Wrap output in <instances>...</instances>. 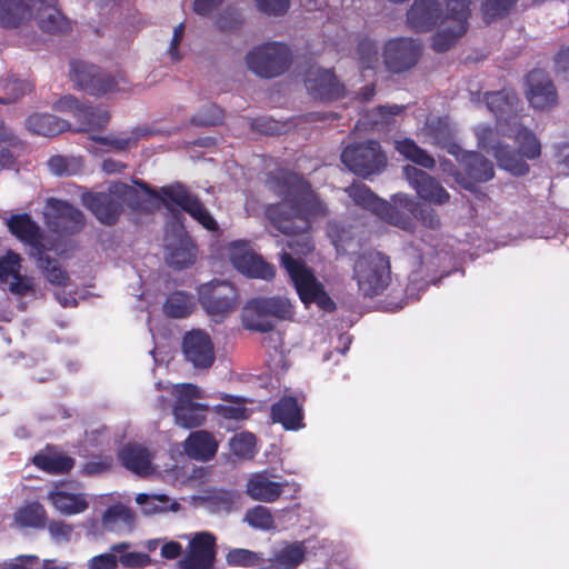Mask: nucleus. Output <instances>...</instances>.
Here are the masks:
<instances>
[{
    "label": "nucleus",
    "mask_w": 569,
    "mask_h": 569,
    "mask_svg": "<svg viewBox=\"0 0 569 569\" xmlns=\"http://www.w3.org/2000/svg\"><path fill=\"white\" fill-rule=\"evenodd\" d=\"M134 517L130 509L122 505L108 508L102 515V526L109 531H129L133 526Z\"/></svg>",
    "instance_id": "obj_34"
},
{
    "label": "nucleus",
    "mask_w": 569,
    "mask_h": 569,
    "mask_svg": "<svg viewBox=\"0 0 569 569\" xmlns=\"http://www.w3.org/2000/svg\"><path fill=\"white\" fill-rule=\"evenodd\" d=\"M126 80L120 77L116 78L108 73H99L97 83L93 87L92 94H107L126 89Z\"/></svg>",
    "instance_id": "obj_48"
},
{
    "label": "nucleus",
    "mask_w": 569,
    "mask_h": 569,
    "mask_svg": "<svg viewBox=\"0 0 569 569\" xmlns=\"http://www.w3.org/2000/svg\"><path fill=\"white\" fill-rule=\"evenodd\" d=\"M183 447L190 458L207 461L216 455L218 441L210 432L199 430L189 435L184 440Z\"/></svg>",
    "instance_id": "obj_30"
},
{
    "label": "nucleus",
    "mask_w": 569,
    "mask_h": 569,
    "mask_svg": "<svg viewBox=\"0 0 569 569\" xmlns=\"http://www.w3.org/2000/svg\"><path fill=\"white\" fill-rule=\"evenodd\" d=\"M268 186L283 198L280 203L270 204L267 208L266 214L270 223L283 234L299 236L288 242L291 253L286 251L281 253V264L306 306L316 303L323 311H332L336 307L335 302L326 292L323 284L300 259V256H306L313 250V243L307 232L312 219L326 214V206L309 184L292 172L280 170L272 173Z\"/></svg>",
    "instance_id": "obj_1"
},
{
    "label": "nucleus",
    "mask_w": 569,
    "mask_h": 569,
    "mask_svg": "<svg viewBox=\"0 0 569 569\" xmlns=\"http://www.w3.org/2000/svg\"><path fill=\"white\" fill-rule=\"evenodd\" d=\"M196 249L181 231L176 237H166V260L174 268H184L194 262Z\"/></svg>",
    "instance_id": "obj_25"
},
{
    "label": "nucleus",
    "mask_w": 569,
    "mask_h": 569,
    "mask_svg": "<svg viewBox=\"0 0 569 569\" xmlns=\"http://www.w3.org/2000/svg\"><path fill=\"white\" fill-rule=\"evenodd\" d=\"M44 516L43 507L33 502L20 508L14 515V520L22 527H40L43 525Z\"/></svg>",
    "instance_id": "obj_43"
},
{
    "label": "nucleus",
    "mask_w": 569,
    "mask_h": 569,
    "mask_svg": "<svg viewBox=\"0 0 569 569\" xmlns=\"http://www.w3.org/2000/svg\"><path fill=\"white\" fill-rule=\"evenodd\" d=\"M469 0H446V13L440 14L435 0H416L407 14L409 26L417 31H427L440 21L432 47L438 52L447 51L467 30Z\"/></svg>",
    "instance_id": "obj_3"
},
{
    "label": "nucleus",
    "mask_w": 569,
    "mask_h": 569,
    "mask_svg": "<svg viewBox=\"0 0 569 569\" xmlns=\"http://www.w3.org/2000/svg\"><path fill=\"white\" fill-rule=\"evenodd\" d=\"M181 538L189 539L188 551L182 560L183 569H210L216 556V538L207 531L197 532L191 536L183 535Z\"/></svg>",
    "instance_id": "obj_14"
},
{
    "label": "nucleus",
    "mask_w": 569,
    "mask_h": 569,
    "mask_svg": "<svg viewBox=\"0 0 569 569\" xmlns=\"http://www.w3.org/2000/svg\"><path fill=\"white\" fill-rule=\"evenodd\" d=\"M20 144V139L18 136L8 128L2 121H0V147L9 146V147H18Z\"/></svg>",
    "instance_id": "obj_61"
},
{
    "label": "nucleus",
    "mask_w": 569,
    "mask_h": 569,
    "mask_svg": "<svg viewBox=\"0 0 569 569\" xmlns=\"http://www.w3.org/2000/svg\"><path fill=\"white\" fill-rule=\"evenodd\" d=\"M293 316L291 302L286 298L253 299L242 311L246 328L261 332L273 328V318L290 319Z\"/></svg>",
    "instance_id": "obj_8"
},
{
    "label": "nucleus",
    "mask_w": 569,
    "mask_h": 569,
    "mask_svg": "<svg viewBox=\"0 0 569 569\" xmlns=\"http://www.w3.org/2000/svg\"><path fill=\"white\" fill-rule=\"evenodd\" d=\"M353 279L362 296L379 295L389 284L390 266L388 259L379 252L360 256L353 266Z\"/></svg>",
    "instance_id": "obj_6"
},
{
    "label": "nucleus",
    "mask_w": 569,
    "mask_h": 569,
    "mask_svg": "<svg viewBox=\"0 0 569 569\" xmlns=\"http://www.w3.org/2000/svg\"><path fill=\"white\" fill-rule=\"evenodd\" d=\"M349 197L359 206L375 212L386 222L402 230H410L412 220L409 213L416 210L415 201L407 194L399 193L393 197V206L377 198L367 186L353 183L347 188Z\"/></svg>",
    "instance_id": "obj_4"
},
{
    "label": "nucleus",
    "mask_w": 569,
    "mask_h": 569,
    "mask_svg": "<svg viewBox=\"0 0 569 569\" xmlns=\"http://www.w3.org/2000/svg\"><path fill=\"white\" fill-rule=\"evenodd\" d=\"M222 0H194V11L198 14L207 16L212 9L221 3Z\"/></svg>",
    "instance_id": "obj_62"
},
{
    "label": "nucleus",
    "mask_w": 569,
    "mask_h": 569,
    "mask_svg": "<svg viewBox=\"0 0 569 569\" xmlns=\"http://www.w3.org/2000/svg\"><path fill=\"white\" fill-rule=\"evenodd\" d=\"M49 169L57 176L76 174L81 168V161L77 158L56 156L48 161Z\"/></svg>",
    "instance_id": "obj_49"
},
{
    "label": "nucleus",
    "mask_w": 569,
    "mask_h": 569,
    "mask_svg": "<svg viewBox=\"0 0 569 569\" xmlns=\"http://www.w3.org/2000/svg\"><path fill=\"white\" fill-rule=\"evenodd\" d=\"M256 438L252 433L242 432L233 436L230 440L232 452L242 458L252 457L254 452Z\"/></svg>",
    "instance_id": "obj_47"
},
{
    "label": "nucleus",
    "mask_w": 569,
    "mask_h": 569,
    "mask_svg": "<svg viewBox=\"0 0 569 569\" xmlns=\"http://www.w3.org/2000/svg\"><path fill=\"white\" fill-rule=\"evenodd\" d=\"M30 17L29 4L21 0H0V24L16 27Z\"/></svg>",
    "instance_id": "obj_36"
},
{
    "label": "nucleus",
    "mask_w": 569,
    "mask_h": 569,
    "mask_svg": "<svg viewBox=\"0 0 569 569\" xmlns=\"http://www.w3.org/2000/svg\"><path fill=\"white\" fill-rule=\"evenodd\" d=\"M478 147L491 152L498 166L515 176H523L529 171L525 159L532 160L540 156L541 147L536 136L516 121L499 124L498 131L485 124L473 129Z\"/></svg>",
    "instance_id": "obj_2"
},
{
    "label": "nucleus",
    "mask_w": 569,
    "mask_h": 569,
    "mask_svg": "<svg viewBox=\"0 0 569 569\" xmlns=\"http://www.w3.org/2000/svg\"><path fill=\"white\" fill-rule=\"evenodd\" d=\"M244 521L252 528L259 530H271L274 528V520L271 511L263 506H256L246 512Z\"/></svg>",
    "instance_id": "obj_44"
},
{
    "label": "nucleus",
    "mask_w": 569,
    "mask_h": 569,
    "mask_svg": "<svg viewBox=\"0 0 569 569\" xmlns=\"http://www.w3.org/2000/svg\"><path fill=\"white\" fill-rule=\"evenodd\" d=\"M485 100L488 109L499 119L497 130L499 124H503L501 119L509 117L515 111L518 102L516 94L512 91L506 90L486 93Z\"/></svg>",
    "instance_id": "obj_33"
},
{
    "label": "nucleus",
    "mask_w": 569,
    "mask_h": 569,
    "mask_svg": "<svg viewBox=\"0 0 569 569\" xmlns=\"http://www.w3.org/2000/svg\"><path fill=\"white\" fill-rule=\"evenodd\" d=\"M37 561L36 556H20L7 569H31V563Z\"/></svg>",
    "instance_id": "obj_63"
},
{
    "label": "nucleus",
    "mask_w": 569,
    "mask_h": 569,
    "mask_svg": "<svg viewBox=\"0 0 569 569\" xmlns=\"http://www.w3.org/2000/svg\"><path fill=\"white\" fill-rule=\"evenodd\" d=\"M33 463L50 473H62L69 471L73 467V460L57 451L48 449L44 452L33 457Z\"/></svg>",
    "instance_id": "obj_37"
},
{
    "label": "nucleus",
    "mask_w": 569,
    "mask_h": 569,
    "mask_svg": "<svg viewBox=\"0 0 569 569\" xmlns=\"http://www.w3.org/2000/svg\"><path fill=\"white\" fill-rule=\"evenodd\" d=\"M517 0H486L483 14L488 20L495 19L507 12Z\"/></svg>",
    "instance_id": "obj_53"
},
{
    "label": "nucleus",
    "mask_w": 569,
    "mask_h": 569,
    "mask_svg": "<svg viewBox=\"0 0 569 569\" xmlns=\"http://www.w3.org/2000/svg\"><path fill=\"white\" fill-rule=\"evenodd\" d=\"M161 200L168 208H172L173 206L180 207L206 229L214 230L217 228L216 220L184 187L178 184L162 189Z\"/></svg>",
    "instance_id": "obj_13"
},
{
    "label": "nucleus",
    "mask_w": 569,
    "mask_h": 569,
    "mask_svg": "<svg viewBox=\"0 0 569 569\" xmlns=\"http://www.w3.org/2000/svg\"><path fill=\"white\" fill-rule=\"evenodd\" d=\"M183 33H184V24L183 23H179L178 26L174 27L172 39H171L170 47L168 50V53H169L171 60H173V61H179L182 57L179 51V44L183 38Z\"/></svg>",
    "instance_id": "obj_59"
},
{
    "label": "nucleus",
    "mask_w": 569,
    "mask_h": 569,
    "mask_svg": "<svg viewBox=\"0 0 569 569\" xmlns=\"http://www.w3.org/2000/svg\"><path fill=\"white\" fill-rule=\"evenodd\" d=\"M403 110V107L393 104L391 107H379L372 111L371 122L372 126L378 130L387 129L393 123L395 118L399 116Z\"/></svg>",
    "instance_id": "obj_46"
},
{
    "label": "nucleus",
    "mask_w": 569,
    "mask_h": 569,
    "mask_svg": "<svg viewBox=\"0 0 569 569\" xmlns=\"http://www.w3.org/2000/svg\"><path fill=\"white\" fill-rule=\"evenodd\" d=\"M43 214L47 226L56 232L71 233L83 226L82 213L61 200L48 199Z\"/></svg>",
    "instance_id": "obj_15"
},
{
    "label": "nucleus",
    "mask_w": 569,
    "mask_h": 569,
    "mask_svg": "<svg viewBox=\"0 0 569 569\" xmlns=\"http://www.w3.org/2000/svg\"><path fill=\"white\" fill-rule=\"evenodd\" d=\"M248 69L260 78H274L287 71L291 62L290 49L280 42H267L246 54Z\"/></svg>",
    "instance_id": "obj_7"
},
{
    "label": "nucleus",
    "mask_w": 569,
    "mask_h": 569,
    "mask_svg": "<svg viewBox=\"0 0 569 569\" xmlns=\"http://www.w3.org/2000/svg\"><path fill=\"white\" fill-rule=\"evenodd\" d=\"M136 502L141 507V511L146 515H156L167 511L177 512L180 508V505L177 501L171 500L166 495L138 493Z\"/></svg>",
    "instance_id": "obj_35"
},
{
    "label": "nucleus",
    "mask_w": 569,
    "mask_h": 569,
    "mask_svg": "<svg viewBox=\"0 0 569 569\" xmlns=\"http://www.w3.org/2000/svg\"><path fill=\"white\" fill-rule=\"evenodd\" d=\"M257 8L268 14L280 16L288 11L290 0H253Z\"/></svg>",
    "instance_id": "obj_52"
},
{
    "label": "nucleus",
    "mask_w": 569,
    "mask_h": 569,
    "mask_svg": "<svg viewBox=\"0 0 569 569\" xmlns=\"http://www.w3.org/2000/svg\"><path fill=\"white\" fill-rule=\"evenodd\" d=\"M214 411L224 419L244 420L249 417L248 409L239 399L228 400L224 405H219Z\"/></svg>",
    "instance_id": "obj_50"
},
{
    "label": "nucleus",
    "mask_w": 569,
    "mask_h": 569,
    "mask_svg": "<svg viewBox=\"0 0 569 569\" xmlns=\"http://www.w3.org/2000/svg\"><path fill=\"white\" fill-rule=\"evenodd\" d=\"M122 465L133 473L148 477L154 473L151 453L138 445H128L119 452Z\"/></svg>",
    "instance_id": "obj_29"
},
{
    "label": "nucleus",
    "mask_w": 569,
    "mask_h": 569,
    "mask_svg": "<svg viewBox=\"0 0 569 569\" xmlns=\"http://www.w3.org/2000/svg\"><path fill=\"white\" fill-rule=\"evenodd\" d=\"M117 561L114 553H102L90 560V569H116Z\"/></svg>",
    "instance_id": "obj_60"
},
{
    "label": "nucleus",
    "mask_w": 569,
    "mask_h": 569,
    "mask_svg": "<svg viewBox=\"0 0 569 569\" xmlns=\"http://www.w3.org/2000/svg\"><path fill=\"white\" fill-rule=\"evenodd\" d=\"M341 160L350 171L363 177L380 171L387 163L376 141L348 146L341 153Z\"/></svg>",
    "instance_id": "obj_11"
},
{
    "label": "nucleus",
    "mask_w": 569,
    "mask_h": 569,
    "mask_svg": "<svg viewBox=\"0 0 569 569\" xmlns=\"http://www.w3.org/2000/svg\"><path fill=\"white\" fill-rule=\"evenodd\" d=\"M92 140L94 142L101 143L103 146H109L116 150H124L127 148L132 147L136 143V139L131 137H100V136H93Z\"/></svg>",
    "instance_id": "obj_56"
},
{
    "label": "nucleus",
    "mask_w": 569,
    "mask_h": 569,
    "mask_svg": "<svg viewBox=\"0 0 569 569\" xmlns=\"http://www.w3.org/2000/svg\"><path fill=\"white\" fill-rule=\"evenodd\" d=\"M48 499L54 509L66 516L78 515L89 507L86 495L71 491L66 487H57L49 492Z\"/></svg>",
    "instance_id": "obj_27"
},
{
    "label": "nucleus",
    "mask_w": 569,
    "mask_h": 569,
    "mask_svg": "<svg viewBox=\"0 0 569 569\" xmlns=\"http://www.w3.org/2000/svg\"><path fill=\"white\" fill-rule=\"evenodd\" d=\"M258 560V555L247 549H233L227 555V561L234 566H253Z\"/></svg>",
    "instance_id": "obj_51"
},
{
    "label": "nucleus",
    "mask_w": 569,
    "mask_h": 569,
    "mask_svg": "<svg viewBox=\"0 0 569 569\" xmlns=\"http://www.w3.org/2000/svg\"><path fill=\"white\" fill-rule=\"evenodd\" d=\"M37 18L40 28L48 32H62L69 28L66 18L53 7L43 8Z\"/></svg>",
    "instance_id": "obj_42"
},
{
    "label": "nucleus",
    "mask_w": 569,
    "mask_h": 569,
    "mask_svg": "<svg viewBox=\"0 0 569 569\" xmlns=\"http://www.w3.org/2000/svg\"><path fill=\"white\" fill-rule=\"evenodd\" d=\"M420 51V44L412 39H391L385 44L383 60L389 70L401 72L416 64Z\"/></svg>",
    "instance_id": "obj_16"
},
{
    "label": "nucleus",
    "mask_w": 569,
    "mask_h": 569,
    "mask_svg": "<svg viewBox=\"0 0 569 569\" xmlns=\"http://www.w3.org/2000/svg\"><path fill=\"white\" fill-rule=\"evenodd\" d=\"M119 561L127 568H143L150 565L151 560L143 552H127L120 556Z\"/></svg>",
    "instance_id": "obj_57"
},
{
    "label": "nucleus",
    "mask_w": 569,
    "mask_h": 569,
    "mask_svg": "<svg viewBox=\"0 0 569 569\" xmlns=\"http://www.w3.org/2000/svg\"><path fill=\"white\" fill-rule=\"evenodd\" d=\"M403 173L410 186L422 200L433 204H443L449 200L450 196L448 191L428 173L412 166H406Z\"/></svg>",
    "instance_id": "obj_18"
},
{
    "label": "nucleus",
    "mask_w": 569,
    "mask_h": 569,
    "mask_svg": "<svg viewBox=\"0 0 569 569\" xmlns=\"http://www.w3.org/2000/svg\"><path fill=\"white\" fill-rule=\"evenodd\" d=\"M10 231L21 241L31 247V256L42 253L44 244L39 226L28 214L13 216L8 221Z\"/></svg>",
    "instance_id": "obj_24"
},
{
    "label": "nucleus",
    "mask_w": 569,
    "mask_h": 569,
    "mask_svg": "<svg viewBox=\"0 0 569 569\" xmlns=\"http://www.w3.org/2000/svg\"><path fill=\"white\" fill-rule=\"evenodd\" d=\"M198 293L201 306L214 321H220L238 306L237 290L226 281L204 283Z\"/></svg>",
    "instance_id": "obj_10"
},
{
    "label": "nucleus",
    "mask_w": 569,
    "mask_h": 569,
    "mask_svg": "<svg viewBox=\"0 0 569 569\" xmlns=\"http://www.w3.org/2000/svg\"><path fill=\"white\" fill-rule=\"evenodd\" d=\"M26 126L31 132L44 137L58 134L68 128L67 121L48 113L30 116L26 121Z\"/></svg>",
    "instance_id": "obj_32"
},
{
    "label": "nucleus",
    "mask_w": 569,
    "mask_h": 569,
    "mask_svg": "<svg viewBox=\"0 0 569 569\" xmlns=\"http://www.w3.org/2000/svg\"><path fill=\"white\" fill-rule=\"evenodd\" d=\"M227 256L232 266L247 277L269 280L274 276L273 267L263 261L247 241L230 242L227 247Z\"/></svg>",
    "instance_id": "obj_12"
},
{
    "label": "nucleus",
    "mask_w": 569,
    "mask_h": 569,
    "mask_svg": "<svg viewBox=\"0 0 569 569\" xmlns=\"http://www.w3.org/2000/svg\"><path fill=\"white\" fill-rule=\"evenodd\" d=\"M395 148L406 159H408L423 168L429 169L435 166L433 158L431 156H429L425 150L419 148L416 144V142L410 139L396 140Z\"/></svg>",
    "instance_id": "obj_40"
},
{
    "label": "nucleus",
    "mask_w": 569,
    "mask_h": 569,
    "mask_svg": "<svg viewBox=\"0 0 569 569\" xmlns=\"http://www.w3.org/2000/svg\"><path fill=\"white\" fill-rule=\"evenodd\" d=\"M421 134L426 142L447 149L453 156L460 150V147L453 141V129L447 119L428 118Z\"/></svg>",
    "instance_id": "obj_23"
},
{
    "label": "nucleus",
    "mask_w": 569,
    "mask_h": 569,
    "mask_svg": "<svg viewBox=\"0 0 569 569\" xmlns=\"http://www.w3.org/2000/svg\"><path fill=\"white\" fill-rule=\"evenodd\" d=\"M272 419L286 429H298L302 420L301 407L295 398H283L272 407Z\"/></svg>",
    "instance_id": "obj_31"
},
{
    "label": "nucleus",
    "mask_w": 569,
    "mask_h": 569,
    "mask_svg": "<svg viewBox=\"0 0 569 569\" xmlns=\"http://www.w3.org/2000/svg\"><path fill=\"white\" fill-rule=\"evenodd\" d=\"M527 98L536 109H547L557 100V93L548 76L535 70L528 76Z\"/></svg>",
    "instance_id": "obj_21"
},
{
    "label": "nucleus",
    "mask_w": 569,
    "mask_h": 569,
    "mask_svg": "<svg viewBox=\"0 0 569 569\" xmlns=\"http://www.w3.org/2000/svg\"><path fill=\"white\" fill-rule=\"evenodd\" d=\"M20 256L12 251L0 259V282L13 293L26 295L31 289V280L20 273Z\"/></svg>",
    "instance_id": "obj_22"
},
{
    "label": "nucleus",
    "mask_w": 569,
    "mask_h": 569,
    "mask_svg": "<svg viewBox=\"0 0 569 569\" xmlns=\"http://www.w3.org/2000/svg\"><path fill=\"white\" fill-rule=\"evenodd\" d=\"M358 53L361 64L365 68H373V66L378 62L377 49L373 42L369 40L362 41L359 44Z\"/></svg>",
    "instance_id": "obj_54"
},
{
    "label": "nucleus",
    "mask_w": 569,
    "mask_h": 569,
    "mask_svg": "<svg viewBox=\"0 0 569 569\" xmlns=\"http://www.w3.org/2000/svg\"><path fill=\"white\" fill-rule=\"evenodd\" d=\"M306 548L302 542H293L282 547L276 555L273 563L279 569H292L305 558Z\"/></svg>",
    "instance_id": "obj_39"
},
{
    "label": "nucleus",
    "mask_w": 569,
    "mask_h": 569,
    "mask_svg": "<svg viewBox=\"0 0 569 569\" xmlns=\"http://www.w3.org/2000/svg\"><path fill=\"white\" fill-rule=\"evenodd\" d=\"M3 88L8 94V98L4 100V102L16 100L31 90L29 82L19 79L7 80L3 84Z\"/></svg>",
    "instance_id": "obj_55"
},
{
    "label": "nucleus",
    "mask_w": 569,
    "mask_h": 569,
    "mask_svg": "<svg viewBox=\"0 0 569 569\" xmlns=\"http://www.w3.org/2000/svg\"><path fill=\"white\" fill-rule=\"evenodd\" d=\"M306 88L311 96L319 99H337L343 92V86L330 70L311 67L305 79Z\"/></svg>",
    "instance_id": "obj_20"
},
{
    "label": "nucleus",
    "mask_w": 569,
    "mask_h": 569,
    "mask_svg": "<svg viewBox=\"0 0 569 569\" xmlns=\"http://www.w3.org/2000/svg\"><path fill=\"white\" fill-rule=\"evenodd\" d=\"M49 532L58 542L68 541L73 532V527L62 521H54L49 525Z\"/></svg>",
    "instance_id": "obj_58"
},
{
    "label": "nucleus",
    "mask_w": 569,
    "mask_h": 569,
    "mask_svg": "<svg viewBox=\"0 0 569 569\" xmlns=\"http://www.w3.org/2000/svg\"><path fill=\"white\" fill-rule=\"evenodd\" d=\"M34 258H37L39 267L42 269L48 281L58 286L67 283L68 277L56 260L42 257V253L37 254Z\"/></svg>",
    "instance_id": "obj_45"
},
{
    "label": "nucleus",
    "mask_w": 569,
    "mask_h": 569,
    "mask_svg": "<svg viewBox=\"0 0 569 569\" xmlns=\"http://www.w3.org/2000/svg\"><path fill=\"white\" fill-rule=\"evenodd\" d=\"M166 391L174 398L172 415L177 426L186 429L204 423L208 406L201 403L203 391L192 383H176L164 386Z\"/></svg>",
    "instance_id": "obj_5"
},
{
    "label": "nucleus",
    "mask_w": 569,
    "mask_h": 569,
    "mask_svg": "<svg viewBox=\"0 0 569 569\" xmlns=\"http://www.w3.org/2000/svg\"><path fill=\"white\" fill-rule=\"evenodd\" d=\"M182 350L186 359L198 369L211 367L216 359L214 347L210 336L200 329L186 333Z\"/></svg>",
    "instance_id": "obj_17"
},
{
    "label": "nucleus",
    "mask_w": 569,
    "mask_h": 569,
    "mask_svg": "<svg viewBox=\"0 0 569 569\" xmlns=\"http://www.w3.org/2000/svg\"><path fill=\"white\" fill-rule=\"evenodd\" d=\"M193 307L192 296L184 291H176L167 298L163 312L170 318H184L192 312Z\"/></svg>",
    "instance_id": "obj_38"
},
{
    "label": "nucleus",
    "mask_w": 569,
    "mask_h": 569,
    "mask_svg": "<svg viewBox=\"0 0 569 569\" xmlns=\"http://www.w3.org/2000/svg\"><path fill=\"white\" fill-rule=\"evenodd\" d=\"M134 189L126 183L116 182L110 186L108 193H84L83 204L106 224L116 222L121 204L131 203Z\"/></svg>",
    "instance_id": "obj_9"
},
{
    "label": "nucleus",
    "mask_w": 569,
    "mask_h": 569,
    "mask_svg": "<svg viewBox=\"0 0 569 569\" xmlns=\"http://www.w3.org/2000/svg\"><path fill=\"white\" fill-rule=\"evenodd\" d=\"M56 110L69 112L80 122V130L101 128L109 121V113L102 109H92L81 106L72 97H63L56 102Z\"/></svg>",
    "instance_id": "obj_19"
},
{
    "label": "nucleus",
    "mask_w": 569,
    "mask_h": 569,
    "mask_svg": "<svg viewBox=\"0 0 569 569\" xmlns=\"http://www.w3.org/2000/svg\"><path fill=\"white\" fill-rule=\"evenodd\" d=\"M246 492L252 500L273 502L282 495L283 485L271 480L266 473H252L248 478Z\"/></svg>",
    "instance_id": "obj_28"
},
{
    "label": "nucleus",
    "mask_w": 569,
    "mask_h": 569,
    "mask_svg": "<svg viewBox=\"0 0 569 569\" xmlns=\"http://www.w3.org/2000/svg\"><path fill=\"white\" fill-rule=\"evenodd\" d=\"M181 553V546L178 542L170 541L162 546L161 555L167 559H174Z\"/></svg>",
    "instance_id": "obj_64"
},
{
    "label": "nucleus",
    "mask_w": 569,
    "mask_h": 569,
    "mask_svg": "<svg viewBox=\"0 0 569 569\" xmlns=\"http://www.w3.org/2000/svg\"><path fill=\"white\" fill-rule=\"evenodd\" d=\"M99 73L100 71L96 66L86 62L78 61L71 64V76L73 81L91 94Z\"/></svg>",
    "instance_id": "obj_41"
},
{
    "label": "nucleus",
    "mask_w": 569,
    "mask_h": 569,
    "mask_svg": "<svg viewBox=\"0 0 569 569\" xmlns=\"http://www.w3.org/2000/svg\"><path fill=\"white\" fill-rule=\"evenodd\" d=\"M455 157L471 181L486 182L495 174L493 164L477 152L460 149Z\"/></svg>",
    "instance_id": "obj_26"
}]
</instances>
